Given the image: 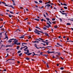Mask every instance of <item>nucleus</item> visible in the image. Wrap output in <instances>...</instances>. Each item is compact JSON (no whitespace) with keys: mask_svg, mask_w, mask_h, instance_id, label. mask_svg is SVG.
<instances>
[{"mask_svg":"<svg viewBox=\"0 0 73 73\" xmlns=\"http://www.w3.org/2000/svg\"><path fill=\"white\" fill-rule=\"evenodd\" d=\"M38 30H37L36 29L34 31V32H35V33H36L38 34V35H40V33H38Z\"/></svg>","mask_w":73,"mask_h":73,"instance_id":"f257e3e1","label":"nucleus"},{"mask_svg":"<svg viewBox=\"0 0 73 73\" xmlns=\"http://www.w3.org/2000/svg\"><path fill=\"white\" fill-rule=\"evenodd\" d=\"M13 40H14L13 41L14 42V44H17V42H18V40H17L16 39H14Z\"/></svg>","mask_w":73,"mask_h":73,"instance_id":"f03ea898","label":"nucleus"},{"mask_svg":"<svg viewBox=\"0 0 73 73\" xmlns=\"http://www.w3.org/2000/svg\"><path fill=\"white\" fill-rule=\"evenodd\" d=\"M46 23L48 25V26H46V27L47 28H49L50 27H51V26H50V25L47 22Z\"/></svg>","mask_w":73,"mask_h":73,"instance_id":"7ed1b4c3","label":"nucleus"},{"mask_svg":"<svg viewBox=\"0 0 73 73\" xmlns=\"http://www.w3.org/2000/svg\"><path fill=\"white\" fill-rule=\"evenodd\" d=\"M25 54H27V55H28V56H30V55H31V54H32V53H28L27 52H25Z\"/></svg>","mask_w":73,"mask_h":73,"instance_id":"20e7f679","label":"nucleus"},{"mask_svg":"<svg viewBox=\"0 0 73 73\" xmlns=\"http://www.w3.org/2000/svg\"><path fill=\"white\" fill-rule=\"evenodd\" d=\"M6 33H7V32H6L5 33V39H6V38H7V39H8V36H7V34H6Z\"/></svg>","mask_w":73,"mask_h":73,"instance_id":"39448f33","label":"nucleus"},{"mask_svg":"<svg viewBox=\"0 0 73 73\" xmlns=\"http://www.w3.org/2000/svg\"><path fill=\"white\" fill-rule=\"evenodd\" d=\"M14 40V39H11L9 40L8 42H12V41L11 40Z\"/></svg>","mask_w":73,"mask_h":73,"instance_id":"423d86ee","label":"nucleus"},{"mask_svg":"<svg viewBox=\"0 0 73 73\" xmlns=\"http://www.w3.org/2000/svg\"><path fill=\"white\" fill-rule=\"evenodd\" d=\"M34 46L35 47H36V48H37V49H39V48L37 47V44H34Z\"/></svg>","mask_w":73,"mask_h":73,"instance_id":"0eeeda50","label":"nucleus"},{"mask_svg":"<svg viewBox=\"0 0 73 73\" xmlns=\"http://www.w3.org/2000/svg\"><path fill=\"white\" fill-rule=\"evenodd\" d=\"M10 46L11 47L12 46H13V45H7L6 46V47H9Z\"/></svg>","mask_w":73,"mask_h":73,"instance_id":"6e6552de","label":"nucleus"},{"mask_svg":"<svg viewBox=\"0 0 73 73\" xmlns=\"http://www.w3.org/2000/svg\"><path fill=\"white\" fill-rule=\"evenodd\" d=\"M8 6L9 7H11V8H12L13 9H14V7H13V6L12 5H10V6H9L8 5Z\"/></svg>","mask_w":73,"mask_h":73,"instance_id":"1a4fd4ad","label":"nucleus"},{"mask_svg":"<svg viewBox=\"0 0 73 73\" xmlns=\"http://www.w3.org/2000/svg\"><path fill=\"white\" fill-rule=\"evenodd\" d=\"M24 37V35H23L21 36V37H20V38H23Z\"/></svg>","mask_w":73,"mask_h":73,"instance_id":"9d476101","label":"nucleus"},{"mask_svg":"<svg viewBox=\"0 0 73 73\" xmlns=\"http://www.w3.org/2000/svg\"><path fill=\"white\" fill-rule=\"evenodd\" d=\"M28 49V47H26V48H25L24 49V50L25 51H27V50Z\"/></svg>","mask_w":73,"mask_h":73,"instance_id":"9b49d317","label":"nucleus"},{"mask_svg":"<svg viewBox=\"0 0 73 73\" xmlns=\"http://www.w3.org/2000/svg\"><path fill=\"white\" fill-rule=\"evenodd\" d=\"M46 19L47 21H49L50 20V19L48 18H46Z\"/></svg>","mask_w":73,"mask_h":73,"instance_id":"f8f14e48","label":"nucleus"},{"mask_svg":"<svg viewBox=\"0 0 73 73\" xmlns=\"http://www.w3.org/2000/svg\"><path fill=\"white\" fill-rule=\"evenodd\" d=\"M25 47H27V46H25L23 47H21L20 48V50H22V49H23V48H25Z\"/></svg>","mask_w":73,"mask_h":73,"instance_id":"ddd939ff","label":"nucleus"},{"mask_svg":"<svg viewBox=\"0 0 73 73\" xmlns=\"http://www.w3.org/2000/svg\"><path fill=\"white\" fill-rule=\"evenodd\" d=\"M46 7H50V5L49 4H47V5H46Z\"/></svg>","mask_w":73,"mask_h":73,"instance_id":"4468645a","label":"nucleus"},{"mask_svg":"<svg viewBox=\"0 0 73 73\" xmlns=\"http://www.w3.org/2000/svg\"><path fill=\"white\" fill-rule=\"evenodd\" d=\"M45 35H46L47 36H49V35H48V34L46 33H45Z\"/></svg>","mask_w":73,"mask_h":73,"instance_id":"2eb2a0df","label":"nucleus"},{"mask_svg":"<svg viewBox=\"0 0 73 73\" xmlns=\"http://www.w3.org/2000/svg\"><path fill=\"white\" fill-rule=\"evenodd\" d=\"M34 20H36V21H39V19H35Z\"/></svg>","mask_w":73,"mask_h":73,"instance_id":"dca6fc26","label":"nucleus"},{"mask_svg":"<svg viewBox=\"0 0 73 73\" xmlns=\"http://www.w3.org/2000/svg\"><path fill=\"white\" fill-rule=\"evenodd\" d=\"M64 68L63 67H61L60 68L61 70H64Z\"/></svg>","mask_w":73,"mask_h":73,"instance_id":"f3484780","label":"nucleus"},{"mask_svg":"<svg viewBox=\"0 0 73 73\" xmlns=\"http://www.w3.org/2000/svg\"><path fill=\"white\" fill-rule=\"evenodd\" d=\"M27 53H29V50H27Z\"/></svg>","mask_w":73,"mask_h":73,"instance_id":"a211bd4d","label":"nucleus"},{"mask_svg":"<svg viewBox=\"0 0 73 73\" xmlns=\"http://www.w3.org/2000/svg\"><path fill=\"white\" fill-rule=\"evenodd\" d=\"M67 25H70L71 24L70 23H67Z\"/></svg>","mask_w":73,"mask_h":73,"instance_id":"6ab92c4d","label":"nucleus"},{"mask_svg":"<svg viewBox=\"0 0 73 73\" xmlns=\"http://www.w3.org/2000/svg\"><path fill=\"white\" fill-rule=\"evenodd\" d=\"M35 28H37L38 29H40V28L38 27H36Z\"/></svg>","mask_w":73,"mask_h":73,"instance_id":"aec40b11","label":"nucleus"},{"mask_svg":"<svg viewBox=\"0 0 73 73\" xmlns=\"http://www.w3.org/2000/svg\"><path fill=\"white\" fill-rule=\"evenodd\" d=\"M22 54H23V53H21L20 54H19V56H21V55H22Z\"/></svg>","mask_w":73,"mask_h":73,"instance_id":"412c9836","label":"nucleus"},{"mask_svg":"<svg viewBox=\"0 0 73 73\" xmlns=\"http://www.w3.org/2000/svg\"><path fill=\"white\" fill-rule=\"evenodd\" d=\"M9 17H12V15H9Z\"/></svg>","mask_w":73,"mask_h":73,"instance_id":"4be33fe9","label":"nucleus"},{"mask_svg":"<svg viewBox=\"0 0 73 73\" xmlns=\"http://www.w3.org/2000/svg\"><path fill=\"white\" fill-rule=\"evenodd\" d=\"M26 60H29V58H26Z\"/></svg>","mask_w":73,"mask_h":73,"instance_id":"5701e85b","label":"nucleus"},{"mask_svg":"<svg viewBox=\"0 0 73 73\" xmlns=\"http://www.w3.org/2000/svg\"><path fill=\"white\" fill-rule=\"evenodd\" d=\"M39 3H42V1L40 0L39 1Z\"/></svg>","mask_w":73,"mask_h":73,"instance_id":"b1692460","label":"nucleus"},{"mask_svg":"<svg viewBox=\"0 0 73 73\" xmlns=\"http://www.w3.org/2000/svg\"><path fill=\"white\" fill-rule=\"evenodd\" d=\"M50 1H49L48 2H46V4H49V3H50Z\"/></svg>","mask_w":73,"mask_h":73,"instance_id":"393cba45","label":"nucleus"},{"mask_svg":"<svg viewBox=\"0 0 73 73\" xmlns=\"http://www.w3.org/2000/svg\"><path fill=\"white\" fill-rule=\"evenodd\" d=\"M17 53H21V51H20V50Z\"/></svg>","mask_w":73,"mask_h":73,"instance_id":"a878e982","label":"nucleus"},{"mask_svg":"<svg viewBox=\"0 0 73 73\" xmlns=\"http://www.w3.org/2000/svg\"><path fill=\"white\" fill-rule=\"evenodd\" d=\"M16 44H17V45H20V43H17Z\"/></svg>","mask_w":73,"mask_h":73,"instance_id":"bb28decb","label":"nucleus"},{"mask_svg":"<svg viewBox=\"0 0 73 73\" xmlns=\"http://www.w3.org/2000/svg\"><path fill=\"white\" fill-rule=\"evenodd\" d=\"M54 28H58V27H57V26H55L54 27Z\"/></svg>","mask_w":73,"mask_h":73,"instance_id":"cd10ccee","label":"nucleus"},{"mask_svg":"<svg viewBox=\"0 0 73 73\" xmlns=\"http://www.w3.org/2000/svg\"><path fill=\"white\" fill-rule=\"evenodd\" d=\"M19 48H20V47L19 46H17V49H19Z\"/></svg>","mask_w":73,"mask_h":73,"instance_id":"c85d7f7f","label":"nucleus"},{"mask_svg":"<svg viewBox=\"0 0 73 73\" xmlns=\"http://www.w3.org/2000/svg\"><path fill=\"white\" fill-rule=\"evenodd\" d=\"M43 29H44V30H46V27H44L43 28Z\"/></svg>","mask_w":73,"mask_h":73,"instance_id":"c756f323","label":"nucleus"},{"mask_svg":"<svg viewBox=\"0 0 73 73\" xmlns=\"http://www.w3.org/2000/svg\"><path fill=\"white\" fill-rule=\"evenodd\" d=\"M64 9H67V7H64Z\"/></svg>","mask_w":73,"mask_h":73,"instance_id":"7c9ffc66","label":"nucleus"},{"mask_svg":"<svg viewBox=\"0 0 73 73\" xmlns=\"http://www.w3.org/2000/svg\"><path fill=\"white\" fill-rule=\"evenodd\" d=\"M27 23L28 24H29V25H30V24H31V22H27Z\"/></svg>","mask_w":73,"mask_h":73,"instance_id":"2f4dec72","label":"nucleus"},{"mask_svg":"<svg viewBox=\"0 0 73 73\" xmlns=\"http://www.w3.org/2000/svg\"><path fill=\"white\" fill-rule=\"evenodd\" d=\"M42 42H44V43H46V42H46L45 41H43Z\"/></svg>","mask_w":73,"mask_h":73,"instance_id":"473e14b6","label":"nucleus"},{"mask_svg":"<svg viewBox=\"0 0 73 73\" xmlns=\"http://www.w3.org/2000/svg\"><path fill=\"white\" fill-rule=\"evenodd\" d=\"M33 43H36V42H37V41H33Z\"/></svg>","mask_w":73,"mask_h":73,"instance_id":"72a5a7b5","label":"nucleus"},{"mask_svg":"<svg viewBox=\"0 0 73 73\" xmlns=\"http://www.w3.org/2000/svg\"><path fill=\"white\" fill-rule=\"evenodd\" d=\"M57 45H59V46H62L60 45V44H59L58 43H57Z\"/></svg>","mask_w":73,"mask_h":73,"instance_id":"f704fd0d","label":"nucleus"},{"mask_svg":"<svg viewBox=\"0 0 73 73\" xmlns=\"http://www.w3.org/2000/svg\"><path fill=\"white\" fill-rule=\"evenodd\" d=\"M63 5H65V6H66V5H67L66 4H65V3H63Z\"/></svg>","mask_w":73,"mask_h":73,"instance_id":"c9c22d12","label":"nucleus"},{"mask_svg":"<svg viewBox=\"0 0 73 73\" xmlns=\"http://www.w3.org/2000/svg\"><path fill=\"white\" fill-rule=\"evenodd\" d=\"M39 38V39H40V40H42V41H43V39H41L40 38Z\"/></svg>","mask_w":73,"mask_h":73,"instance_id":"e433bc0d","label":"nucleus"},{"mask_svg":"<svg viewBox=\"0 0 73 73\" xmlns=\"http://www.w3.org/2000/svg\"><path fill=\"white\" fill-rule=\"evenodd\" d=\"M0 21H3V19H0Z\"/></svg>","mask_w":73,"mask_h":73,"instance_id":"4c0bfd02","label":"nucleus"},{"mask_svg":"<svg viewBox=\"0 0 73 73\" xmlns=\"http://www.w3.org/2000/svg\"><path fill=\"white\" fill-rule=\"evenodd\" d=\"M60 21H62V19L61 18H59Z\"/></svg>","mask_w":73,"mask_h":73,"instance_id":"58836bf2","label":"nucleus"},{"mask_svg":"<svg viewBox=\"0 0 73 73\" xmlns=\"http://www.w3.org/2000/svg\"><path fill=\"white\" fill-rule=\"evenodd\" d=\"M13 5H16V4H15V2H14L13 3Z\"/></svg>","mask_w":73,"mask_h":73,"instance_id":"ea45409f","label":"nucleus"},{"mask_svg":"<svg viewBox=\"0 0 73 73\" xmlns=\"http://www.w3.org/2000/svg\"><path fill=\"white\" fill-rule=\"evenodd\" d=\"M62 15H66V13H62Z\"/></svg>","mask_w":73,"mask_h":73,"instance_id":"a19ab883","label":"nucleus"},{"mask_svg":"<svg viewBox=\"0 0 73 73\" xmlns=\"http://www.w3.org/2000/svg\"><path fill=\"white\" fill-rule=\"evenodd\" d=\"M34 2L35 3H36V4H37V3H38V2L36 1H35Z\"/></svg>","mask_w":73,"mask_h":73,"instance_id":"79ce46f5","label":"nucleus"},{"mask_svg":"<svg viewBox=\"0 0 73 73\" xmlns=\"http://www.w3.org/2000/svg\"><path fill=\"white\" fill-rule=\"evenodd\" d=\"M36 40H38V41H41V40H39L38 39H36Z\"/></svg>","mask_w":73,"mask_h":73,"instance_id":"37998d69","label":"nucleus"},{"mask_svg":"<svg viewBox=\"0 0 73 73\" xmlns=\"http://www.w3.org/2000/svg\"><path fill=\"white\" fill-rule=\"evenodd\" d=\"M38 48H39V49H40V48H45V47H39Z\"/></svg>","mask_w":73,"mask_h":73,"instance_id":"c03bdc74","label":"nucleus"},{"mask_svg":"<svg viewBox=\"0 0 73 73\" xmlns=\"http://www.w3.org/2000/svg\"><path fill=\"white\" fill-rule=\"evenodd\" d=\"M52 21H54V20H55V19L53 18L52 19Z\"/></svg>","mask_w":73,"mask_h":73,"instance_id":"a18cd8bd","label":"nucleus"},{"mask_svg":"<svg viewBox=\"0 0 73 73\" xmlns=\"http://www.w3.org/2000/svg\"><path fill=\"white\" fill-rule=\"evenodd\" d=\"M2 3H3V4H6V3H5L4 2H1Z\"/></svg>","mask_w":73,"mask_h":73,"instance_id":"49530a36","label":"nucleus"},{"mask_svg":"<svg viewBox=\"0 0 73 73\" xmlns=\"http://www.w3.org/2000/svg\"><path fill=\"white\" fill-rule=\"evenodd\" d=\"M52 24H55L56 22H52Z\"/></svg>","mask_w":73,"mask_h":73,"instance_id":"de8ad7c7","label":"nucleus"},{"mask_svg":"<svg viewBox=\"0 0 73 73\" xmlns=\"http://www.w3.org/2000/svg\"><path fill=\"white\" fill-rule=\"evenodd\" d=\"M48 23H49L50 24H52V23H51L50 22V21H48Z\"/></svg>","mask_w":73,"mask_h":73,"instance_id":"09e8293b","label":"nucleus"},{"mask_svg":"<svg viewBox=\"0 0 73 73\" xmlns=\"http://www.w3.org/2000/svg\"><path fill=\"white\" fill-rule=\"evenodd\" d=\"M47 52L48 53H51V52H50V51H48Z\"/></svg>","mask_w":73,"mask_h":73,"instance_id":"8fccbe9b","label":"nucleus"},{"mask_svg":"<svg viewBox=\"0 0 73 73\" xmlns=\"http://www.w3.org/2000/svg\"><path fill=\"white\" fill-rule=\"evenodd\" d=\"M41 21H44V19H41Z\"/></svg>","mask_w":73,"mask_h":73,"instance_id":"3c124183","label":"nucleus"},{"mask_svg":"<svg viewBox=\"0 0 73 73\" xmlns=\"http://www.w3.org/2000/svg\"><path fill=\"white\" fill-rule=\"evenodd\" d=\"M44 56H45V57H47V56H48L47 55H45Z\"/></svg>","mask_w":73,"mask_h":73,"instance_id":"603ef678","label":"nucleus"},{"mask_svg":"<svg viewBox=\"0 0 73 73\" xmlns=\"http://www.w3.org/2000/svg\"><path fill=\"white\" fill-rule=\"evenodd\" d=\"M33 53L34 55H36V54H35V52H33Z\"/></svg>","mask_w":73,"mask_h":73,"instance_id":"864d4df0","label":"nucleus"},{"mask_svg":"<svg viewBox=\"0 0 73 73\" xmlns=\"http://www.w3.org/2000/svg\"><path fill=\"white\" fill-rule=\"evenodd\" d=\"M47 68H49V65H48V64H47Z\"/></svg>","mask_w":73,"mask_h":73,"instance_id":"5fc2aeb1","label":"nucleus"},{"mask_svg":"<svg viewBox=\"0 0 73 73\" xmlns=\"http://www.w3.org/2000/svg\"><path fill=\"white\" fill-rule=\"evenodd\" d=\"M10 13H12V14H13V13L12 11H10Z\"/></svg>","mask_w":73,"mask_h":73,"instance_id":"6e6d98bb","label":"nucleus"},{"mask_svg":"<svg viewBox=\"0 0 73 73\" xmlns=\"http://www.w3.org/2000/svg\"><path fill=\"white\" fill-rule=\"evenodd\" d=\"M70 21H73V19H70Z\"/></svg>","mask_w":73,"mask_h":73,"instance_id":"4d7b16f0","label":"nucleus"},{"mask_svg":"<svg viewBox=\"0 0 73 73\" xmlns=\"http://www.w3.org/2000/svg\"><path fill=\"white\" fill-rule=\"evenodd\" d=\"M44 17H46V16H45V15L44 14Z\"/></svg>","mask_w":73,"mask_h":73,"instance_id":"13d9d810","label":"nucleus"},{"mask_svg":"<svg viewBox=\"0 0 73 73\" xmlns=\"http://www.w3.org/2000/svg\"><path fill=\"white\" fill-rule=\"evenodd\" d=\"M28 18H27L26 19H24V20H27L28 19Z\"/></svg>","mask_w":73,"mask_h":73,"instance_id":"bf43d9fd","label":"nucleus"},{"mask_svg":"<svg viewBox=\"0 0 73 73\" xmlns=\"http://www.w3.org/2000/svg\"><path fill=\"white\" fill-rule=\"evenodd\" d=\"M29 31H31V29H30V28L29 29Z\"/></svg>","mask_w":73,"mask_h":73,"instance_id":"052dcab7","label":"nucleus"},{"mask_svg":"<svg viewBox=\"0 0 73 73\" xmlns=\"http://www.w3.org/2000/svg\"><path fill=\"white\" fill-rule=\"evenodd\" d=\"M42 44L43 45H44V46L46 45L45 44L43 43V44Z\"/></svg>","mask_w":73,"mask_h":73,"instance_id":"680f3d73","label":"nucleus"},{"mask_svg":"<svg viewBox=\"0 0 73 73\" xmlns=\"http://www.w3.org/2000/svg\"><path fill=\"white\" fill-rule=\"evenodd\" d=\"M46 45H48L49 44H48V43L46 42Z\"/></svg>","mask_w":73,"mask_h":73,"instance_id":"e2e57ef3","label":"nucleus"},{"mask_svg":"<svg viewBox=\"0 0 73 73\" xmlns=\"http://www.w3.org/2000/svg\"><path fill=\"white\" fill-rule=\"evenodd\" d=\"M55 52H51V53H54Z\"/></svg>","mask_w":73,"mask_h":73,"instance_id":"0e129e2a","label":"nucleus"},{"mask_svg":"<svg viewBox=\"0 0 73 73\" xmlns=\"http://www.w3.org/2000/svg\"><path fill=\"white\" fill-rule=\"evenodd\" d=\"M60 58H61V59H62V60H64V58H62V57H60Z\"/></svg>","mask_w":73,"mask_h":73,"instance_id":"69168bd1","label":"nucleus"},{"mask_svg":"<svg viewBox=\"0 0 73 73\" xmlns=\"http://www.w3.org/2000/svg\"><path fill=\"white\" fill-rule=\"evenodd\" d=\"M6 11H7V12H9V10H7Z\"/></svg>","mask_w":73,"mask_h":73,"instance_id":"338daca9","label":"nucleus"},{"mask_svg":"<svg viewBox=\"0 0 73 73\" xmlns=\"http://www.w3.org/2000/svg\"><path fill=\"white\" fill-rule=\"evenodd\" d=\"M60 54H61V53H58V55H60Z\"/></svg>","mask_w":73,"mask_h":73,"instance_id":"774afa93","label":"nucleus"}]
</instances>
